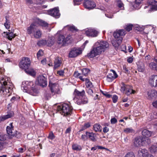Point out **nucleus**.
<instances>
[{
    "label": "nucleus",
    "instance_id": "nucleus-1",
    "mask_svg": "<svg viewBox=\"0 0 157 157\" xmlns=\"http://www.w3.org/2000/svg\"><path fill=\"white\" fill-rule=\"evenodd\" d=\"M109 44L104 41H98L95 43L90 52L88 54V56L90 58H93L104 52L108 48Z\"/></svg>",
    "mask_w": 157,
    "mask_h": 157
},
{
    "label": "nucleus",
    "instance_id": "nucleus-2",
    "mask_svg": "<svg viewBox=\"0 0 157 157\" xmlns=\"http://www.w3.org/2000/svg\"><path fill=\"white\" fill-rule=\"evenodd\" d=\"M13 84L10 81V78L4 76L0 78V93L6 97L10 95V91L12 89Z\"/></svg>",
    "mask_w": 157,
    "mask_h": 157
},
{
    "label": "nucleus",
    "instance_id": "nucleus-3",
    "mask_svg": "<svg viewBox=\"0 0 157 157\" xmlns=\"http://www.w3.org/2000/svg\"><path fill=\"white\" fill-rule=\"evenodd\" d=\"M73 109V108L70 105L63 103L62 105L58 106L57 110L62 115L65 116L69 114Z\"/></svg>",
    "mask_w": 157,
    "mask_h": 157
},
{
    "label": "nucleus",
    "instance_id": "nucleus-4",
    "mask_svg": "<svg viewBox=\"0 0 157 157\" xmlns=\"http://www.w3.org/2000/svg\"><path fill=\"white\" fill-rule=\"evenodd\" d=\"M81 72L79 73L78 71H75L74 73V76L76 78H79L82 81H85L86 77L89 74L90 71V69L84 68L80 70Z\"/></svg>",
    "mask_w": 157,
    "mask_h": 157
},
{
    "label": "nucleus",
    "instance_id": "nucleus-5",
    "mask_svg": "<svg viewBox=\"0 0 157 157\" xmlns=\"http://www.w3.org/2000/svg\"><path fill=\"white\" fill-rule=\"evenodd\" d=\"M20 68L23 69L29 75V59L26 57L23 58L20 63Z\"/></svg>",
    "mask_w": 157,
    "mask_h": 157
},
{
    "label": "nucleus",
    "instance_id": "nucleus-6",
    "mask_svg": "<svg viewBox=\"0 0 157 157\" xmlns=\"http://www.w3.org/2000/svg\"><path fill=\"white\" fill-rule=\"evenodd\" d=\"M41 26L43 27H46L48 26V24L45 21L38 18H36L34 21L30 25V31L33 29H36L39 26Z\"/></svg>",
    "mask_w": 157,
    "mask_h": 157
},
{
    "label": "nucleus",
    "instance_id": "nucleus-7",
    "mask_svg": "<svg viewBox=\"0 0 157 157\" xmlns=\"http://www.w3.org/2000/svg\"><path fill=\"white\" fill-rule=\"evenodd\" d=\"M122 86L121 87V92L124 93L127 95H129L132 94H134L135 91L133 90L132 86L125 84L124 82L121 83Z\"/></svg>",
    "mask_w": 157,
    "mask_h": 157
},
{
    "label": "nucleus",
    "instance_id": "nucleus-8",
    "mask_svg": "<svg viewBox=\"0 0 157 157\" xmlns=\"http://www.w3.org/2000/svg\"><path fill=\"white\" fill-rule=\"evenodd\" d=\"M83 5L85 8L89 10L94 9L96 6L95 3L91 0H84Z\"/></svg>",
    "mask_w": 157,
    "mask_h": 157
},
{
    "label": "nucleus",
    "instance_id": "nucleus-9",
    "mask_svg": "<svg viewBox=\"0 0 157 157\" xmlns=\"http://www.w3.org/2000/svg\"><path fill=\"white\" fill-rule=\"evenodd\" d=\"M126 34V32L124 29L117 30L114 32L113 35L115 39H120L122 41L121 36L124 35Z\"/></svg>",
    "mask_w": 157,
    "mask_h": 157
},
{
    "label": "nucleus",
    "instance_id": "nucleus-10",
    "mask_svg": "<svg viewBox=\"0 0 157 157\" xmlns=\"http://www.w3.org/2000/svg\"><path fill=\"white\" fill-rule=\"evenodd\" d=\"M81 53V51L80 49L74 48L71 49L69 54V57L71 58H74L77 57Z\"/></svg>",
    "mask_w": 157,
    "mask_h": 157
},
{
    "label": "nucleus",
    "instance_id": "nucleus-11",
    "mask_svg": "<svg viewBox=\"0 0 157 157\" xmlns=\"http://www.w3.org/2000/svg\"><path fill=\"white\" fill-rule=\"evenodd\" d=\"M58 7H56L49 10L48 12L49 15L56 18H58L60 15Z\"/></svg>",
    "mask_w": 157,
    "mask_h": 157
},
{
    "label": "nucleus",
    "instance_id": "nucleus-12",
    "mask_svg": "<svg viewBox=\"0 0 157 157\" xmlns=\"http://www.w3.org/2000/svg\"><path fill=\"white\" fill-rule=\"evenodd\" d=\"M37 81L38 84L42 86H46L47 84V79L43 75H40L37 78Z\"/></svg>",
    "mask_w": 157,
    "mask_h": 157
},
{
    "label": "nucleus",
    "instance_id": "nucleus-13",
    "mask_svg": "<svg viewBox=\"0 0 157 157\" xmlns=\"http://www.w3.org/2000/svg\"><path fill=\"white\" fill-rule=\"evenodd\" d=\"M142 136L136 138L134 140L133 145L135 147H139L143 146L144 144Z\"/></svg>",
    "mask_w": 157,
    "mask_h": 157
},
{
    "label": "nucleus",
    "instance_id": "nucleus-14",
    "mask_svg": "<svg viewBox=\"0 0 157 157\" xmlns=\"http://www.w3.org/2000/svg\"><path fill=\"white\" fill-rule=\"evenodd\" d=\"M49 86L51 92L52 93L55 94L59 93V90L58 84L49 82Z\"/></svg>",
    "mask_w": 157,
    "mask_h": 157
},
{
    "label": "nucleus",
    "instance_id": "nucleus-15",
    "mask_svg": "<svg viewBox=\"0 0 157 157\" xmlns=\"http://www.w3.org/2000/svg\"><path fill=\"white\" fill-rule=\"evenodd\" d=\"M98 33V31L94 29H89L85 32V34L87 36L93 37L97 36Z\"/></svg>",
    "mask_w": 157,
    "mask_h": 157
},
{
    "label": "nucleus",
    "instance_id": "nucleus-16",
    "mask_svg": "<svg viewBox=\"0 0 157 157\" xmlns=\"http://www.w3.org/2000/svg\"><path fill=\"white\" fill-rule=\"evenodd\" d=\"M147 3L152 6L150 7V9L148 10V13L157 10V2L154 0H149Z\"/></svg>",
    "mask_w": 157,
    "mask_h": 157
},
{
    "label": "nucleus",
    "instance_id": "nucleus-17",
    "mask_svg": "<svg viewBox=\"0 0 157 157\" xmlns=\"http://www.w3.org/2000/svg\"><path fill=\"white\" fill-rule=\"evenodd\" d=\"M112 73H109L106 77V79L108 82H111L118 77V75L115 71L111 70Z\"/></svg>",
    "mask_w": 157,
    "mask_h": 157
},
{
    "label": "nucleus",
    "instance_id": "nucleus-18",
    "mask_svg": "<svg viewBox=\"0 0 157 157\" xmlns=\"http://www.w3.org/2000/svg\"><path fill=\"white\" fill-rule=\"evenodd\" d=\"M149 83L152 87L157 86V75H153L151 76L149 80Z\"/></svg>",
    "mask_w": 157,
    "mask_h": 157
},
{
    "label": "nucleus",
    "instance_id": "nucleus-19",
    "mask_svg": "<svg viewBox=\"0 0 157 157\" xmlns=\"http://www.w3.org/2000/svg\"><path fill=\"white\" fill-rule=\"evenodd\" d=\"M75 96V98L80 99L83 98L85 94V90H83L82 91H79L77 89H75L74 92Z\"/></svg>",
    "mask_w": 157,
    "mask_h": 157
},
{
    "label": "nucleus",
    "instance_id": "nucleus-20",
    "mask_svg": "<svg viewBox=\"0 0 157 157\" xmlns=\"http://www.w3.org/2000/svg\"><path fill=\"white\" fill-rule=\"evenodd\" d=\"M149 154L147 151L146 149H140L138 152V155L142 157H146Z\"/></svg>",
    "mask_w": 157,
    "mask_h": 157
},
{
    "label": "nucleus",
    "instance_id": "nucleus-21",
    "mask_svg": "<svg viewBox=\"0 0 157 157\" xmlns=\"http://www.w3.org/2000/svg\"><path fill=\"white\" fill-rule=\"evenodd\" d=\"M54 66L53 69L54 70L56 69L59 67L62 63L61 60L59 59V57H57L56 58L54 61Z\"/></svg>",
    "mask_w": 157,
    "mask_h": 157
},
{
    "label": "nucleus",
    "instance_id": "nucleus-22",
    "mask_svg": "<svg viewBox=\"0 0 157 157\" xmlns=\"http://www.w3.org/2000/svg\"><path fill=\"white\" fill-rule=\"evenodd\" d=\"M13 114V112L11 111L7 115L0 117V121H3L6 119L12 117Z\"/></svg>",
    "mask_w": 157,
    "mask_h": 157
},
{
    "label": "nucleus",
    "instance_id": "nucleus-23",
    "mask_svg": "<svg viewBox=\"0 0 157 157\" xmlns=\"http://www.w3.org/2000/svg\"><path fill=\"white\" fill-rule=\"evenodd\" d=\"M147 95L149 98L151 99L152 98H155L157 96V92L155 90H150L147 92Z\"/></svg>",
    "mask_w": 157,
    "mask_h": 157
},
{
    "label": "nucleus",
    "instance_id": "nucleus-24",
    "mask_svg": "<svg viewBox=\"0 0 157 157\" xmlns=\"http://www.w3.org/2000/svg\"><path fill=\"white\" fill-rule=\"evenodd\" d=\"M13 125L12 123H11L9 124V126H7L6 128V131L7 133L10 135L14 136V135L12 131L13 130Z\"/></svg>",
    "mask_w": 157,
    "mask_h": 157
},
{
    "label": "nucleus",
    "instance_id": "nucleus-25",
    "mask_svg": "<svg viewBox=\"0 0 157 157\" xmlns=\"http://www.w3.org/2000/svg\"><path fill=\"white\" fill-rule=\"evenodd\" d=\"M33 33L34 38L36 39H39L41 36L42 32L40 30L37 29L35 30Z\"/></svg>",
    "mask_w": 157,
    "mask_h": 157
},
{
    "label": "nucleus",
    "instance_id": "nucleus-26",
    "mask_svg": "<svg viewBox=\"0 0 157 157\" xmlns=\"http://www.w3.org/2000/svg\"><path fill=\"white\" fill-rule=\"evenodd\" d=\"M112 43L113 46L115 47H118L121 44L122 41L120 39H113L112 40Z\"/></svg>",
    "mask_w": 157,
    "mask_h": 157
},
{
    "label": "nucleus",
    "instance_id": "nucleus-27",
    "mask_svg": "<svg viewBox=\"0 0 157 157\" xmlns=\"http://www.w3.org/2000/svg\"><path fill=\"white\" fill-rule=\"evenodd\" d=\"M88 102V99L85 96H84L82 98H81L80 99H78V104L79 105L87 103Z\"/></svg>",
    "mask_w": 157,
    "mask_h": 157
},
{
    "label": "nucleus",
    "instance_id": "nucleus-28",
    "mask_svg": "<svg viewBox=\"0 0 157 157\" xmlns=\"http://www.w3.org/2000/svg\"><path fill=\"white\" fill-rule=\"evenodd\" d=\"M142 134L143 136L148 138L151 136L152 133L147 130L144 129L142 131Z\"/></svg>",
    "mask_w": 157,
    "mask_h": 157
},
{
    "label": "nucleus",
    "instance_id": "nucleus-29",
    "mask_svg": "<svg viewBox=\"0 0 157 157\" xmlns=\"http://www.w3.org/2000/svg\"><path fill=\"white\" fill-rule=\"evenodd\" d=\"M93 129L96 132H101L102 131V127L100 124H95L93 126Z\"/></svg>",
    "mask_w": 157,
    "mask_h": 157
},
{
    "label": "nucleus",
    "instance_id": "nucleus-30",
    "mask_svg": "<svg viewBox=\"0 0 157 157\" xmlns=\"http://www.w3.org/2000/svg\"><path fill=\"white\" fill-rule=\"evenodd\" d=\"M85 85L87 88H92L93 87V85L92 82L90 81L89 79L86 78L85 79Z\"/></svg>",
    "mask_w": 157,
    "mask_h": 157
},
{
    "label": "nucleus",
    "instance_id": "nucleus-31",
    "mask_svg": "<svg viewBox=\"0 0 157 157\" xmlns=\"http://www.w3.org/2000/svg\"><path fill=\"white\" fill-rule=\"evenodd\" d=\"M86 134L91 140L94 141L95 139L94 136V134L92 132H86Z\"/></svg>",
    "mask_w": 157,
    "mask_h": 157
},
{
    "label": "nucleus",
    "instance_id": "nucleus-32",
    "mask_svg": "<svg viewBox=\"0 0 157 157\" xmlns=\"http://www.w3.org/2000/svg\"><path fill=\"white\" fill-rule=\"evenodd\" d=\"M65 37L63 35H60L58 39L57 43L59 44H61L63 43V44H65L64 42Z\"/></svg>",
    "mask_w": 157,
    "mask_h": 157
},
{
    "label": "nucleus",
    "instance_id": "nucleus-33",
    "mask_svg": "<svg viewBox=\"0 0 157 157\" xmlns=\"http://www.w3.org/2000/svg\"><path fill=\"white\" fill-rule=\"evenodd\" d=\"M72 147V149L75 151H80L82 149L81 146L77 144H73Z\"/></svg>",
    "mask_w": 157,
    "mask_h": 157
},
{
    "label": "nucleus",
    "instance_id": "nucleus-34",
    "mask_svg": "<svg viewBox=\"0 0 157 157\" xmlns=\"http://www.w3.org/2000/svg\"><path fill=\"white\" fill-rule=\"evenodd\" d=\"M16 36L15 34L12 32H8L6 34V37L10 40H11Z\"/></svg>",
    "mask_w": 157,
    "mask_h": 157
},
{
    "label": "nucleus",
    "instance_id": "nucleus-35",
    "mask_svg": "<svg viewBox=\"0 0 157 157\" xmlns=\"http://www.w3.org/2000/svg\"><path fill=\"white\" fill-rule=\"evenodd\" d=\"M144 144L143 146H145L147 144H149L151 143L150 140L148 138L145 137H144L142 136Z\"/></svg>",
    "mask_w": 157,
    "mask_h": 157
},
{
    "label": "nucleus",
    "instance_id": "nucleus-36",
    "mask_svg": "<svg viewBox=\"0 0 157 157\" xmlns=\"http://www.w3.org/2000/svg\"><path fill=\"white\" fill-rule=\"evenodd\" d=\"M149 150L151 153H154L157 151V147L156 145H152L149 148Z\"/></svg>",
    "mask_w": 157,
    "mask_h": 157
},
{
    "label": "nucleus",
    "instance_id": "nucleus-37",
    "mask_svg": "<svg viewBox=\"0 0 157 157\" xmlns=\"http://www.w3.org/2000/svg\"><path fill=\"white\" fill-rule=\"evenodd\" d=\"M8 19L9 17L6 16V22L4 23V25L6 28L7 29H9L10 27V21Z\"/></svg>",
    "mask_w": 157,
    "mask_h": 157
},
{
    "label": "nucleus",
    "instance_id": "nucleus-38",
    "mask_svg": "<svg viewBox=\"0 0 157 157\" xmlns=\"http://www.w3.org/2000/svg\"><path fill=\"white\" fill-rule=\"evenodd\" d=\"M90 122H87L84 124V125L82 127L81 129L79 130V132L82 131L83 130L89 128L90 126Z\"/></svg>",
    "mask_w": 157,
    "mask_h": 157
},
{
    "label": "nucleus",
    "instance_id": "nucleus-39",
    "mask_svg": "<svg viewBox=\"0 0 157 157\" xmlns=\"http://www.w3.org/2000/svg\"><path fill=\"white\" fill-rule=\"evenodd\" d=\"M142 1V0H136L135 1V4L133 5V7L137 9L140 8V7H138L137 6H139V5L141 4Z\"/></svg>",
    "mask_w": 157,
    "mask_h": 157
},
{
    "label": "nucleus",
    "instance_id": "nucleus-40",
    "mask_svg": "<svg viewBox=\"0 0 157 157\" xmlns=\"http://www.w3.org/2000/svg\"><path fill=\"white\" fill-rule=\"evenodd\" d=\"M65 27L67 28L68 30L72 32L78 30L77 28L74 25H67L65 26Z\"/></svg>",
    "mask_w": 157,
    "mask_h": 157
},
{
    "label": "nucleus",
    "instance_id": "nucleus-41",
    "mask_svg": "<svg viewBox=\"0 0 157 157\" xmlns=\"http://www.w3.org/2000/svg\"><path fill=\"white\" fill-rule=\"evenodd\" d=\"M124 132L128 134L134 132V130L132 128H127L124 129Z\"/></svg>",
    "mask_w": 157,
    "mask_h": 157
},
{
    "label": "nucleus",
    "instance_id": "nucleus-42",
    "mask_svg": "<svg viewBox=\"0 0 157 157\" xmlns=\"http://www.w3.org/2000/svg\"><path fill=\"white\" fill-rule=\"evenodd\" d=\"M138 69L139 71H143L145 69V66L144 64L143 63H142L141 64L138 65Z\"/></svg>",
    "mask_w": 157,
    "mask_h": 157
},
{
    "label": "nucleus",
    "instance_id": "nucleus-43",
    "mask_svg": "<svg viewBox=\"0 0 157 157\" xmlns=\"http://www.w3.org/2000/svg\"><path fill=\"white\" fill-rule=\"evenodd\" d=\"M46 40H39L37 43V45L39 46L46 45Z\"/></svg>",
    "mask_w": 157,
    "mask_h": 157
},
{
    "label": "nucleus",
    "instance_id": "nucleus-44",
    "mask_svg": "<svg viewBox=\"0 0 157 157\" xmlns=\"http://www.w3.org/2000/svg\"><path fill=\"white\" fill-rule=\"evenodd\" d=\"M149 67L151 69L156 70L157 68V64L154 62H151L149 64Z\"/></svg>",
    "mask_w": 157,
    "mask_h": 157
},
{
    "label": "nucleus",
    "instance_id": "nucleus-45",
    "mask_svg": "<svg viewBox=\"0 0 157 157\" xmlns=\"http://www.w3.org/2000/svg\"><path fill=\"white\" fill-rule=\"evenodd\" d=\"M25 84H24V83H22L21 86V88L24 92H27L29 90V87L27 86H25Z\"/></svg>",
    "mask_w": 157,
    "mask_h": 157
},
{
    "label": "nucleus",
    "instance_id": "nucleus-46",
    "mask_svg": "<svg viewBox=\"0 0 157 157\" xmlns=\"http://www.w3.org/2000/svg\"><path fill=\"white\" fill-rule=\"evenodd\" d=\"M46 45L48 46H51L53 44V41L51 39H49L46 40Z\"/></svg>",
    "mask_w": 157,
    "mask_h": 157
},
{
    "label": "nucleus",
    "instance_id": "nucleus-47",
    "mask_svg": "<svg viewBox=\"0 0 157 157\" xmlns=\"http://www.w3.org/2000/svg\"><path fill=\"white\" fill-rule=\"evenodd\" d=\"M36 72L33 69H30V75L33 77H35L36 76Z\"/></svg>",
    "mask_w": 157,
    "mask_h": 157
},
{
    "label": "nucleus",
    "instance_id": "nucleus-48",
    "mask_svg": "<svg viewBox=\"0 0 157 157\" xmlns=\"http://www.w3.org/2000/svg\"><path fill=\"white\" fill-rule=\"evenodd\" d=\"M125 157H135L134 153L132 152L128 153L125 155Z\"/></svg>",
    "mask_w": 157,
    "mask_h": 157
},
{
    "label": "nucleus",
    "instance_id": "nucleus-49",
    "mask_svg": "<svg viewBox=\"0 0 157 157\" xmlns=\"http://www.w3.org/2000/svg\"><path fill=\"white\" fill-rule=\"evenodd\" d=\"M48 138L50 140H53L55 138V136L52 132H50L48 135Z\"/></svg>",
    "mask_w": 157,
    "mask_h": 157
},
{
    "label": "nucleus",
    "instance_id": "nucleus-50",
    "mask_svg": "<svg viewBox=\"0 0 157 157\" xmlns=\"http://www.w3.org/2000/svg\"><path fill=\"white\" fill-rule=\"evenodd\" d=\"M132 26L133 25H128L126 26L125 29L126 30L129 32L132 30Z\"/></svg>",
    "mask_w": 157,
    "mask_h": 157
},
{
    "label": "nucleus",
    "instance_id": "nucleus-51",
    "mask_svg": "<svg viewBox=\"0 0 157 157\" xmlns=\"http://www.w3.org/2000/svg\"><path fill=\"white\" fill-rule=\"evenodd\" d=\"M117 6L120 8L123 7V9H124V4L121 1H118Z\"/></svg>",
    "mask_w": 157,
    "mask_h": 157
},
{
    "label": "nucleus",
    "instance_id": "nucleus-52",
    "mask_svg": "<svg viewBox=\"0 0 157 157\" xmlns=\"http://www.w3.org/2000/svg\"><path fill=\"white\" fill-rule=\"evenodd\" d=\"M101 93L105 97L108 98H110L111 97V95L109 94L108 93H107L106 92H104L101 91Z\"/></svg>",
    "mask_w": 157,
    "mask_h": 157
},
{
    "label": "nucleus",
    "instance_id": "nucleus-53",
    "mask_svg": "<svg viewBox=\"0 0 157 157\" xmlns=\"http://www.w3.org/2000/svg\"><path fill=\"white\" fill-rule=\"evenodd\" d=\"M5 135L3 134L0 133V140H6Z\"/></svg>",
    "mask_w": 157,
    "mask_h": 157
},
{
    "label": "nucleus",
    "instance_id": "nucleus-54",
    "mask_svg": "<svg viewBox=\"0 0 157 157\" xmlns=\"http://www.w3.org/2000/svg\"><path fill=\"white\" fill-rule=\"evenodd\" d=\"M112 99L113 102L114 103H115L117 101L118 97L116 95H115L113 96V97H112Z\"/></svg>",
    "mask_w": 157,
    "mask_h": 157
},
{
    "label": "nucleus",
    "instance_id": "nucleus-55",
    "mask_svg": "<svg viewBox=\"0 0 157 157\" xmlns=\"http://www.w3.org/2000/svg\"><path fill=\"white\" fill-rule=\"evenodd\" d=\"M117 122V119L115 117L112 118L110 120L111 123L112 124H115Z\"/></svg>",
    "mask_w": 157,
    "mask_h": 157
},
{
    "label": "nucleus",
    "instance_id": "nucleus-56",
    "mask_svg": "<svg viewBox=\"0 0 157 157\" xmlns=\"http://www.w3.org/2000/svg\"><path fill=\"white\" fill-rule=\"evenodd\" d=\"M83 0H74V4L78 5L80 4V2Z\"/></svg>",
    "mask_w": 157,
    "mask_h": 157
},
{
    "label": "nucleus",
    "instance_id": "nucleus-57",
    "mask_svg": "<svg viewBox=\"0 0 157 157\" xmlns=\"http://www.w3.org/2000/svg\"><path fill=\"white\" fill-rule=\"evenodd\" d=\"M43 54V51L42 50H40L37 53V56L38 57H39L42 56Z\"/></svg>",
    "mask_w": 157,
    "mask_h": 157
},
{
    "label": "nucleus",
    "instance_id": "nucleus-58",
    "mask_svg": "<svg viewBox=\"0 0 157 157\" xmlns=\"http://www.w3.org/2000/svg\"><path fill=\"white\" fill-rule=\"evenodd\" d=\"M91 89L92 88H89L87 91V92L88 93V94L90 95H92L93 93V91Z\"/></svg>",
    "mask_w": 157,
    "mask_h": 157
},
{
    "label": "nucleus",
    "instance_id": "nucleus-59",
    "mask_svg": "<svg viewBox=\"0 0 157 157\" xmlns=\"http://www.w3.org/2000/svg\"><path fill=\"white\" fill-rule=\"evenodd\" d=\"M88 136L86 135H82L81 136V139L84 141L86 140L87 139Z\"/></svg>",
    "mask_w": 157,
    "mask_h": 157
},
{
    "label": "nucleus",
    "instance_id": "nucleus-60",
    "mask_svg": "<svg viewBox=\"0 0 157 157\" xmlns=\"http://www.w3.org/2000/svg\"><path fill=\"white\" fill-rule=\"evenodd\" d=\"M64 73V71L63 70L59 71L57 72V74L60 76H63Z\"/></svg>",
    "mask_w": 157,
    "mask_h": 157
},
{
    "label": "nucleus",
    "instance_id": "nucleus-61",
    "mask_svg": "<svg viewBox=\"0 0 157 157\" xmlns=\"http://www.w3.org/2000/svg\"><path fill=\"white\" fill-rule=\"evenodd\" d=\"M109 131V128L108 127L106 126H105L103 129V132L105 133H106L108 132Z\"/></svg>",
    "mask_w": 157,
    "mask_h": 157
},
{
    "label": "nucleus",
    "instance_id": "nucleus-62",
    "mask_svg": "<svg viewBox=\"0 0 157 157\" xmlns=\"http://www.w3.org/2000/svg\"><path fill=\"white\" fill-rule=\"evenodd\" d=\"M123 69L124 71V72L125 73H128V69L126 67V66L125 65H124L123 66Z\"/></svg>",
    "mask_w": 157,
    "mask_h": 157
},
{
    "label": "nucleus",
    "instance_id": "nucleus-63",
    "mask_svg": "<svg viewBox=\"0 0 157 157\" xmlns=\"http://www.w3.org/2000/svg\"><path fill=\"white\" fill-rule=\"evenodd\" d=\"M25 150V149H24L22 147H20L18 149V151L19 153H22Z\"/></svg>",
    "mask_w": 157,
    "mask_h": 157
},
{
    "label": "nucleus",
    "instance_id": "nucleus-64",
    "mask_svg": "<svg viewBox=\"0 0 157 157\" xmlns=\"http://www.w3.org/2000/svg\"><path fill=\"white\" fill-rule=\"evenodd\" d=\"M18 98L17 97L13 96L11 99L10 101L12 102H13L17 100Z\"/></svg>",
    "mask_w": 157,
    "mask_h": 157
}]
</instances>
